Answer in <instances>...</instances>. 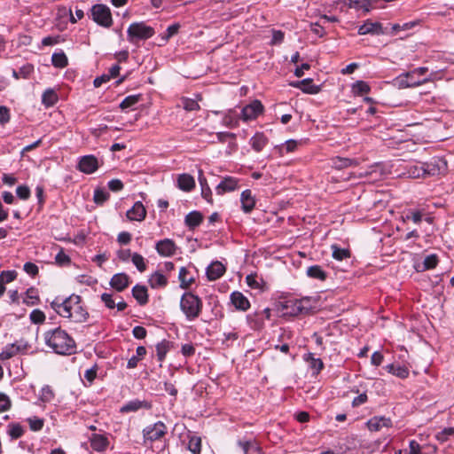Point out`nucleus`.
Listing matches in <instances>:
<instances>
[{"mask_svg":"<svg viewBox=\"0 0 454 454\" xmlns=\"http://www.w3.org/2000/svg\"><path fill=\"white\" fill-rule=\"evenodd\" d=\"M51 307L62 317L69 318L75 323H82L89 317L87 309L82 303L79 295L72 294L65 300L56 298L51 303Z\"/></svg>","mask_w":454,"mask_h":454,"instance_id":"1","label":"nucleus"},{"mask_svg":"<svg viewBox=\"0 0 454 454\" xmlns=\"http://www.w3.org/2000/svg\"><path fill=\"white\" fill-rule=\"evenodd\" d=\"M43 339L45 344L57 354L71 355L75 351V341L60 327L45 332Z\"/></svg>","mask_w":454,"mask_h":454,"instance_id":"2","label":"nucleus"},{"mask_svg":"<svg viewBox=\"0 0 454 454\" xmlns=\"http://www.w3.org/2000/svg\"><path fill=\"white\" fill-rule=\"evenodd\" d=\"M202 300L192 292L184 293L180 300V309L188 321L198 318L202 311Z\"/></svg>","mask_w":454,"mask_h":454,"instance_id":"3","label":"nucleus"},{"mask_svg":"<svg viewBox=\"0 0 454 454\" xmlns=\"http://www.w3.org/2000/svg\"><path fill=\"white\" fill-rule=\"evenodd\" d=\"M154 28L145 22H133L127 29V39L131 43L139 40H147L154 35Z\"/></svg>","mask_w":454,"mask_h":454,"instance_id":"4","label":"nucleus"},{"mask_svg":"<svg viewBox=\"0 0 454 454\" xmlns=\"http://www.w3.org/2000/svg\"><path fill=\"white\" fill-rule=\"evenodd\" d=\"M90 18L98 26L109 28L114 21L110 8L103 4H96L90 8Z\"/></svg>","mask_w":454,"mask_h":454,"instance_id":"5","label":"nucleus"},{"mask_svg":"<svg viewBox=\"0 0 454 454\" xmlns=\"http://www.w3.org/2000/svg\"><path fill=\"white\" fill-rule=\"evenodd\" d=\"M310 299L309 297L301 300H287L283 302L282 308L286 310V314L290 316H298L300 314L308 313L310 309Z\"/></svg>","mask_w":454,"mask_h":454,"instance_id":"6","label":"nucleus"},{"mask_svg":"<svg viewBox=\"0 0 454 454\" xmlns=\"http://www.w3.org/2000/svg\"><path fill=\"white\" fill-rule=\"evenodd\" d=\"M167 434V427L161 421L149 425L143 429L144 444L153 442L163 437Z\"/></svg>","mask_w":454,"mask_h":454,"instance_id":"7","label":"nucleus"},{"mask_svg":"<svg viewBox=\"0 0 454 454\" xmlns=\"http://www.w3.org/2000/svg\"><path fill=\"white\" fill-rule=\"evenodd\" d=\"M423 167V172H425V178L427 176H434L441 174L446 170V161L439 157L432 158L427 162H421Z\"/></svg>","mask_w":454,"mask_h":454,"instance_id":"8","label":"nucleus"},{"mask_svg":"<svg viewBox=\"0 0 454 454\" xmlns=\"http://www.w3.org/2000/svg\"><path fill=\"white\" fill-rule=\"evenodd\" d=\"M263 111V106L259 100H254L241 109L240 118L244 121L256 119Z\"/></svg>","mask_w":454,"mask_h":454,"instance_id":"9","label":"nucleus"},{"mask_svg":"<svg viewBox=\"0 0 454 454\" xmlns=\"http://www.w3.org/2000/svg\"><path fill=\"white\" fill-rule=\"evenodd\" d=\"M433 80H434L433 74H431L430 75H428L427 77H426L422 80H415L414 76H406V75H404V73L401 74L396 78V82H397L398 87L400 89L419 87L420 85H423L429 82H432Z\"/></svg>","mask_w":454,"mask_h":454,"instance_id":"10","label":"nucleus"},{"mask_svg":"<svg viewBox=\"0 0 454 454\" xmlns=\"http://www.w3.org/2000/svg\"><path fill=\"white\" fill-rule=\"evenodd\" d=\"M78 170L84 174H92L98 168V159L94 155H85L79 159Z\"/></svg>","mask_w":454,"mask_h":454,"instance_id":"11","label":"nucleus"},{"mask_svg":"<svg viewBox=\"0 0 454 454\" xmlns=\"http://www.w3.org/2000/svg\"><path fill=\"white\" fill-rule=\"evenodd\" d=\"M366 426L370 431L378 432L383 427H391L393 426V422L390 418H387L385 416H374L366 422Z\"/></svg>","mask_w":454,"mask_h":454,"instance_id":"12","label":"nucleus"},{"mask_svg":"<svg viewBox=\"0 0 454 454\" xmlns=\"http://www.w3.org/2000/svg\"><path fill=\"white\" fill-rule=\"evenodd\" d=\"M239 188V179L233 176H225L215 187L217 195H223L226 192H231Z\"/></svg>","mask_w":454,"mask_h":454,"instance_id":"13","label":"nucleus"},{"mask_svg":"<svg viewBox=\"0 0 454 454\" xmlns=\"http://www.w3.org/2000/svg\"><path fill=\"white\" fill-rule=\"evenodd\" d=\"M387 32L384 30L382 24L380 22H372L367 20L363 25L358 27V34L364 35H384Z\"/></svg>","mask_w":454,"mask_h":454,"instance_id":"14","label":"nucleus"},{"mask_svg":"<svg viewBox=\"0 0 454 454\" xmlns=\"http://www.w3.org/2000/svg\"><path fill=\"white\" fill-rule=\"evenodd\" d=\"M155 248L161 256H172L176 253L175 242L169 239L160 240L156 243Z\"/></svg>","mask_w":454,"mask_h":454,"instance_id":"15","label":"nucleus"},{"mask_svg":"<svg viewBox=\"0 0 454 454\" xmlns=\"http://www.w3.org/2000/svg\"><path fill=\"white\" fill-rule=\"evenodd\" d=\"M404 172L401 175L407 178H425V172L421 162L409 163L404 167Z\"/></svg>","mask_w":454,"mask_h":454,"instance_id":"16","label":"nucleus"},{"mask_svg":"<svg viewBox=\"0 0 454 454\" xmlns=\"http://www.w3.org/2000/svg\"><path fill=\"white\" fill-rule=\"evenodd\" d=\"M126 215L130 221H143L146 216V210L140 201H137L133 207L127 211Z\"/></svg>","mask_w":454,"mask_h":454,"instance_id":"17","label":"nucleus"},{"mask_svg":"<svg viewBox=\"0 0 454 454\" xmlns=\"http://www.w3.org/2000/svg\"><path fill=\"white\" fill-rule=\"evenodd\" d=\"M225 272V267L224 265L218 261L213 262L207 268V277L208 280L215 281L218 278H220Z\"/></svg>","mask_w":454,"mask_h":454,"instance_id":"18","label":"nucleus"},{"mask_svg":"<svg viewBox=\"0 0 454 454\" xmlns=\"http://www.w3.org/2000/svg\"><path fill=\"white\" fill-rule=\"evenodd\" d=\"M129 283V277L126 273L114 274L110 280V286L118 292L126 289Z\"/></svg>","mask_w":454,"mask_h":454,"instance_id":"19","label":"nucleus"},{"mask_svg":"<svg viewBox=\"0 0 454 454\" xmlns=\"http://www.w3.org/2000/svg\"><path fill=\"white\" fill-rule=\"evenodd\" d=\"M241 208L244 213L248 214L255 207V199L252 195L251 190H245L240 195Z\"/></svg>","mask_w":454,"mask_h":454,"instance_id":"20","label":"nucleus"},{"mask_svg":"<svg viewBox=\"0 0 454 454\" xmlns=\"http://www.w3.org/2000/svg\"><path fill=\"white\" fill-rule=\"evenodd\" d=\"M231 303L237 309L246 311L250 307L248 299L240 292L235 291L231 294Z\"/></svg>","mask_w":454,"mask_h":454,"instance_id":"21","label":"nucleus"},{"mask_svg":"<svg viewBox=\"0 0 454 454\" xmlns=\"http://www.w3.org/2000/svg\"><path fill=\"white\" fill-rule=\"evenodd\" d=\"M239 120L240 114L235 109H230L224 114L222 123L227 128L234 129L239 126Z\"/></svg>","mask_w":454,"mask_h":454,"instance_id":"22","label":"nucleus"},{"mask_svg":"<svg viewBox=\"0 0 454 454\" xmlns=\"http://www.w3.org/2000/svg\"><path fill=\"white\" fill-rule=\"evenodd\" d=\"M344 4L356 11H362L364 14L370 12L372 0H344Z\"/></svg>","mask_w":454,"mask_h":454,"instance_id":"23","label":"nucleus"},{"mask_svg":"<svg viewBox=\"0 0 454 454\" xmlns=\"http://www.w3.org/2000/svg\"><path fill=\"white\" fill-rule=\"evenodd\" d=\"M90 446L96 451H104L109 445V441L106 435L93 434L90 438Z\"/></svg>","mask_w":454,"mask_h":454,"instance_id":"24","label":"nucleus"},{"mask_svg":"<svg viewBox=\"0 0 454 454\" xmlns=\"http://www.w3.org/2000/svg\"><path fill=\"white\" fill-rule=\"evenodd\" d=\"M291 85L294 88L301 90L305 93L316 94L318 92V87L313 83L312 79H303L302 81H297L292 82Z\"/></svg>","mask_w":454,"mask_h":454,"instance_id":"25","label":"nucleus"},{"mask_svg":"<svg viewBox=\"0 0 454 454\" xmlns=\"http://www.w3.org/2000/svg\"><path fill=\"white\" fill-rule=\"evenodd\" d=\"M177 186L182 191L190 192L195 186L194 178L189 174H181L177 177Z\"/></svg>","mask_w":454,"mask_h":454,"instance_id":"26","label":"nucleus"},{"mask_svg":"<svg viewBox=\"0 0 454 454\" xmlns=\"http://www.w3.org/2000/svg\"><path fill=\"white\" fill-rule=\"evenodd\" d=\"M141 408L148 409V408H150V405L145 401H140L138 399H136V400H132V401H129V403H127L125 405H123L121 408L120 411L122 413H128V412L137 411Z\"/></svg>","mask_w":454,"mask_h":454,"instance_id":"27","label":"nucleus"},{"mask_svg":"<svg viewBox=\"0 0 454 454\" xmlns=\"http://www.w3.org/2000/svg\"><path fill=\"white\" fill-rule=\"evenodd\" d=\"M132 295L140 305H145L148 302L147 289L144 286L136 285L132 288Z\"/></svg>","mask_w":454,"mask_h":454,"instance_id":"28","label":"nucleus"},{"mask_svg":"<svg viewBox=\"0 0 454 454\" xmlns=\"http://www.w3.org/2000/svg\"><path fill=\"white\" fill-rule=\"evenodd\" d=\"M268 144V138L263 133L257 132L250 139V145L255 152H261Z\"/></svg>","mask_w":454,"mask_h":454,"instance_id":"29","label":"nucleus"},{"mask_svg":"<svg viewBox=\"0 0 454 454\" xmlns=\"http://www.w3.org/2000/svg\"><path fill=\"white\" fill-rule=\"evenodd\" d=\"M304 360L309 363L313 374H318L324 368V363L320 358H316L312 353L304 356Z\"/></svg>","mask_w":454,"mask_h":454,"instance_id":"30","label":"nucleus"},{"mask_svg":"<svg viewBox=\"0 0 454 454\" xmlns=\"http://www.w3.org/2000/svg\"><path fill=\"white\" fill-rule=\"evenodd\" d=\"M202 220L203 215L199 211H192L185 216L184 223L190 229H194L202 223Z\"/></svg>","mask_w":454,"mask_h":454,"instance_id":"31","label":"nucleus"},{"mask_svg":"<svg viewBox=\"0 0 454 454\" xmlns=\"http://www.w3.org/2000/svg\"><path fill=\"white\" fill-rule=\"evenodd\" d=\"M59 100L57 92L53 89H47L42 96V103L46 107L53 106Z\"/></svg>","mask_w":454,"mask_h":454,"instance_id":"32","label":"nucleus"},{"mask_svg":"<svg viewBox=\"0 0 454 454\" xmlns=\"http://www.w3.org/2000/svg\"><path fill=\"white\" fill-rule=\"evenodd\" d=\"M387 369L389 373L400 379H406L409 376V369L403 365L392 364H388Z\"/></svg>","mask_w":454,"mask_h":454,"instance_id":"33","label":"nucleus"},{"mask_svg":"<svg viewBox=\"0 0 454 454\" xmlns=\"http://www.w3.org/2000/svg\"><path fill=\"white\" fill-rule=\"evenodd\" d=\"M308 277L318 280H325L326 278V272L319 265H313L307 269Z\"/></svg>","mask_w":454,"mask_h":454,"instance_id":"34","label":"nucleus"},{"mask_svg":"<svg viewBox=\"0 0 454 454\" xmlns=\"http://www.w3.org/2000/svg\"><path fill=\"white\" fill-rule=\"evenodd\" d=\"M332 255L337 261H342L350 257V251L346 248H341L338 245L333 244L331 246Z\"/></svg>","mask_w":454,"mask_h":454,"instance_id":"35","label":"nucleus"},{"mask_svg":"<svg viewBox=\"0 0 454 454\" xmlns=\"http://www.w3.org/2000/svg\"><path fill=\"white\" fill-rule=\"evenodd\" d=\"M20 352V346H17L16 344L7 345L0 353V360L4 361L10 359Z\"/></svg>","mask_w":454,"mask_h":454,"instance_id":"36","label":"nucleus"},{"mask_svg":"<svg viewBox=\"0 0 454 454\" xmlns=\"http://www.w3.org/2000/svg\"><path fill=\"white\" fill-rule=\"evenodd\" d=\"M146 354V349L143 346H139L136 349V355L131 356L127 364V367L129 369H133L137 367L139 360H141Z\"/></svg>","mask_w":454,"mask_h":454,"instance_id":"37","label":"nucleus"},{"mask_svg":"<svg viewBox=\"0 0 454 454\" xmlns=\"http://www.w3.org/2000/svg\"><path fill=\"white\" fill-rule=\"evenodd\" d=\"M189 270L185 267H182L179 270L178 278L180 281V286L184 289L188 288L193 282V277H188Z\"/></svg>","mask_w":454,"mask_h":454,"instance_id":"38","label":"nucleus"},{"mask_svg":"<svg viewBox=\"0 0 454 454\" xmlns=\"http://www.w3.org/2000/svg\"><path fill=\"white\" fill-rule=\"evenodd\" d=\"M149 282L153 288L164 287L168 283V279L163 274L155 272L150 278Z\"/></svg>","mask_w":454,"mask_h":454,"instance_id":"39","label":"nucleus"},{"mask_svg":"<svg viewBox=\"0 0 454 454\" xmlns=\"http://www.w3.org/2000/svg\"><path fill=\"white\" fill-rule=\"evenodd\" d=\"M244 454H262L260 447L252 442H239Z\"/></svg>","mask_w":454,"mask_h":454,"instance_id":"40","label":"nucleus"},{"mask_svg":"<svg viewBox=\"0 0 454 454\" xmlns=\"http://www.w3.org/2000/svg\"><path fill=\"white\" fill-rule=\"evenodd\" d=\"M51 62L55 67L59 68H63L68 64L67 58L63 51L53 53L51 56Z\"/></svg>","mask_w":454,"mask_h":454,"instance_id":"41","label":"nucleus"},{"mask_svg":"<svg viewBox=\"0 0 454 454\" xmlns=\"http://www.w3.org/2000/svg\"><path fill=\"white\" fill-rule=\"evenodd\" d=\"M437 263H438V257H437V255L434 254H429V255L425 257L422 268L420 269V266H419L417 270L418 271H423V270H427L434 269V268L436 267Z\"/></svg>","mask_w":454,"mask_h":454,"instance_id":"42","label":"nucleus"},{"mask_svg":"<svg viewBox=\"0 0 454 454\" xmlns=\"http://www.w3.org/2000/svg\"><path fill=\"white\" fill-rule=\"evenodd\" d=\"M110 194L107 191L102 188H97L94 191L93 200L98 205H102L108 200Z\"/></svg>","mask_w":454,"mask_h":454,"instance_id":"43","label":"nucleus"},{"mask_svg":"<svg viewBox=\"0 0 454 454\" xmlns=\"http://www.w3.org/2000/svg\"><path fill=\"white\" fill-rule=\"evenodd\" d=\"M187 448L192 454H200V450H201L200 437L195 436V435L191 436Z\"/></svg>","mask_w":454,"mask_h":454,"instance_id":"44","label":"nucleus"},{"mask_svg":"<svg viewBox=\"0 0 454 454\" xmlns=\"http://www.w3.org/2000/svg\"><path fill=\"white\" fill-rule=\"evenodd\" d=\"M39 301L37 290L34 287L28 288L26 292V297L23 302L28 306L35 305Z\"/></svg>","mask_w":454,"mask_h":454,"instance_id":"45","label":"nucleus"},{"mask_svg":"<svg viewBox=\"0 0 454 454\" xmlns=\"http://www.w3.org/2000/svg\"><path fill=\"white\" fill-rule=\"evenodd\" d=\"M8 434L12 439H19L24 434L23 427L18 424V423H12L8 425Z\"/></svg>","mask_w":454,"mask_h":454,"instance_id":"46","label":"nucleus"},{"mask_svg":"<svg viewBox=\"0 0 454 454\" xmlns=\"http://www.w3.org/2000/svg\"><path fill=\"white\" fill-rule=\"evenodd\" d=\"M131 261L138 271L144 272L146 270L145 258L141 254L134 253L131 256Z\"/></svg>","mask_w":454,"mask_h":454,"instance_id":"47","label":"nucleus"},{"mask_svg":"<svg viewBox=\"0 0 454 454\" xmlns=\"http://www.w3.org/2000/svg\"><path fill=\"white\" fill-rule=\"evenodd\" d=\"M140 99V95H130L126 97L121 103L120 104V107L124 110L135 106Z\"/></svg>","mask_w":454,"mask_h":454,"instance_id":"48","label":"nucleus"},{"mask_svg":"<svg viewBox=\"0 0 454 454\" xmlns=\"http://www.w3.org/2000/svg\"><path fill=\"white\" fill-rule=\"evenodd\" d=\"M54 398V393L50 386H44L40 391V400L43 403H50Z\"/></svg>","mask_w":454,"mask_h":454,"instance_id":"49","label":"nucleus"},{"mask_svg":"<svg viewBox=\"0 0 454 454\" xmlns=\"http://www.w3.org/2000/svg\"><path fill=\"white\" fill-rule=\"evenodd\" d=\"M353 91L357 95L366 94L370 91V86L364 81H357L353 84Z\"/></svg>","mask_w":454,"mask_h":454,"instance_id":"50","label":"nucleus"},{"mask_svg":"<svg viewBox=\"0 0 454 454\" xmlns=\"http://www.w3.org/2000/svg\"><path fill=\"white\" fill-rule=\"evenodd\" d=\"M168 351V343L167 341H161L156 345V353L159 361H163Z\"/></svg>","mask_w":454,"mask_h":454,"instance_id":"51","label":"nucleus"},{"mask_svg":"<svg viewBox=\"0 0 454 454\" xmlns=\"http://www.w3.org/2000/svg\"><path fill=\"white\" fill-rule=\"evenodd\" d=\"M182 105L184 109H185L186 111H196L200 109V105L198 104V102L192 98H182Z\"/></svg>","mask_w":454,"mask_h":454,"instance_id":"52","label":"nucleus"},{"mask_svg":"<svg viewBox=\"0 0 454 454\" xmlns=\"http://www.w3.org/2000/svg\"><path fill=\"white\" fill-rule=\"evenodd\" d=\"M17 277V272L15 270H6L2 271L0 274V281L5 285L13 281Z\"/></svg>","mask_w":454,"mask_h":454,"instance_id":"53","label":"nucleus"},{"mask_svg":"<svg viewBox=\"0 0 454 454\" xmlns=\"http://www.w3.org/2000/svg\"><path fill=\"white\" fill-rule=\"evenodd\" d=\"M356 164V161L348 158H336L333 160V165L337 168H347Z\"/></svg>","mask_w":454,"mask_h":454,"instance_id":"54","label":"nucleus"},{"mask_svg":"<svg viewBox=\"0 0 454 454\" xmlns=\"http://www.w3.org/2000/svg\"><path fill=\"white\" fill-rule=\"evenodd\" d=\"M29 317H30L31 322L34 323V324H42L45 320V315L40 309H34L30 313Z\"/></svg>","mask_w":454,"mask_h":454,"instance_id":"55","label":"nucleus"},{"mask_svg":"<svg viewBox=\"0 0 454 454\" xmlns=\"http://www.w3.org/2000/svg\"><path fill=\"white\" fill-rule=\"evenodd\" d=\"M179 28H180V25L178 23L170 25L167 28L165 34L162 35V40H164L165 42L168 41L169 38H171L172 36H174L175 35H176L178 33Z\"/></svg>","mask_w":454,"mask_h":454,"instance_id":"56","label":"nucleus"},{"mask_svg":"<svg viewBox=\"0 0 454 454\" xmlns=\"http://www.w3.org/2000/svg\"><path fill=\"white\" fill-rule=\"evenodd\" d=\"M27 421L29 423L30 429L35 432L40 431L43 428L44 423L43 419L36 417L30 418L27 419Z\"/></svg>","mask_w":454,"mask_h":454,"instance_id":"57","label":"nucleus"},{"mask_svg":"<svg viewBox=\"0 0 454 454\" xmlns=\"http://www.w3.org/2000/svg\"><path fill=\"white\" fill-rule=\"evenodd\" d=\"M16 194L18 198L23 200H27L30 197V189L27 185H20L16 189Z\"/></svg>","mask_w":454,"mask_h":454,"instance_id":"58","label":"nucleus"},{"mask_svg":"<svg viewBox=\"0 0 454 454\" xmlns=\"http://www.w3.org/2000/svg\"><path fill=\"white\" fill-rule=\"evenodd\" d=\"M11 120L10 109L7 106H0V124L5 125Z\"/></svg>","mask_w":454,"mask_h":454,"instance_id":"59","label":"nucleus"},{"mask_svg":"<svg viewBox=\"0 0 454 454\" xmlns=\"http://www.w3.org/2000/svg\"><path fill=\"white\" fill-rule=\"evenodd\" d=\"M12 402L9 396L4 393H0V412L10 410Z\"/></svg>","mask_w":454,"mask_h":454,"instance_id":"60","label":"nucleus"},{"mask_svg":"<svg viewBox=\"0 0 454 454\" xmlns=\"http://www.w3.org/2000/svg\"><path fill=\"white\" fill-rule=\"evenodd\" d=\"M451 435H454V428L453 427H446L437 433L436 438H437V440H439L441 442H445Z\"/></svg>","mask_w":454,"mask_h":454,"instance_id":"61","label":"nucleus"},{"mask_svg":"<svg viewBox=\"0 0 454 454\" xmlns=\"http://www.w3.org/2000/svg\"><path fill=\"white\" fill-rule=\"evenodd\" d=\"M107 186L112 192H120L123 189V183L120 179H112L108 182Z\"/></svg>","mask_w":454,"mask_h":454,"instance_id":"62","label":"nucleus"},{"mask_svg":"<svg viewBox=\"0 0 454 454\" xmlns=\"http://www.w3.org/2000/svg\"><path fill=\"white\" fill-rule=\"evenodd\" d=\"M117 241L121 245H128L131 241V234L128 231H121L117 236Z\"/></svg>","mask_w":454,"mask_h":454,"instance_id":"63","label":"nucleus"},{"mask_svg":"<svg viewBox=\"0 0 454 454\" xmlns=\"http://www.w3.org/2000/svg\"><path fill=\"white\" fill-rule=\"evenodd\" d=\"M406 219H411L414 223L419 224L422 220V214L420 211H410L406 215Z\"/></svg>","mask_w":454,"mask_h":454,"instance_id":"64","label":"nucleus"}]
</instances>
